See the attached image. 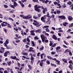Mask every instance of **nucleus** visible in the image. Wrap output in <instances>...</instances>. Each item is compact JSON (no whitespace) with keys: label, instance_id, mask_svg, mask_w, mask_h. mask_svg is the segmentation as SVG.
<instances>
[{"label":"nucleus","instance_id":"f257e3e1","mask_svg":"<svg viewBox=\"0 0 73 73\" xmlns=\"http://www.w3.org/2000/svg\"><path fill=\"white\" fill-rule=\"evenodd\" d=\"M33 23V24L35 25V26L37 28H38V27H40V26H41V25H42V24H39V23L38 22L36 23Z\"/></svg>","mask_w":73,"mask_h":73},{"label":"nucleus","instance_id":"f03ea898","mask_svg":"<svg viewBox=\"0 0 73 73\" xmlns=\"http://www.w3.org/2000/svg\"><path fill=\"white\" fill-rule=\"evenodd\" d=\"M42 40V42H44L45 41V36L44 35H41L40 36Z\"/></svg>","mask_w":73,"mask_h":73},{"label":"nucleus","instance_id":"7ed1b4c3","mask_svg":"<svg viewBox=\"0 0 73 73\" xmlns=\"http://www.w3.org/2000/svg\"><path fill=\"white\" fill-rule=\"evenodd\" d=\"M48 59L49 60H54V61H56L57 59L56 58H54L53 59V58H52L51 56H47Z\"/></svg>","mask_w":73,"mask_h":73},{"label":"nucleus","instance_id":"20e7f679","mask_svg":"<svg viewBox=\"0 0 73 73\" xmlns=\"http://www.w3.org/2000/svg\"><path fill=\"white\" fill-rule=\"evenodd\" d=\"M29 55L31 56V58H30L31 60L32 61H34L35 60V58L33 57V55L31 53H29Z\"/></svg>","mask_w":73,"mask_h":73},{"label":"nucleus","instance_id":"39448f33","mask_svg":"<svg viewBox=\"0 0 73 73\" xmlns=\"http://www.w3.org/2000/svg\"><path fill=\"white\" fill-rule=\"evenodd\" d=\"M58 17L59 19H62H62H64V20H65V19H66L64 15H61V16H59Z\"/></svg>","mask_w":73,"mask_h":73},{"label":"nucleus","instance_id":"423d86ee","mask_svg":"<svg viewBox=\"0 0 73 73\" xmlns=\"http://www.w3.org/2000/svg\"><path fill=\"white\" fill-rule=\"evenodd\" d=\"M3 23H5V24H6V25H7V27H8V28H12V27L11 26V25H10V24L9 23H8L7 22H3Z\"/></svg>","mask_w":73,"mask_h":73},{"label":"nucleus","instance_id":"0eeeda50","mask_svg":"<svg viewBox=\"0 0 73 73\" xmlns=\"http://www.w3.org/2000/svg\"><path fill=\"white\" fill-rule=\"evenodd\" d=\"M14 30H15V31H18V29H19V30H22V29H21V28L20 27H18V29L17 28V27H16L15 28H14Z\"/></svg>","mask_w":73,"mask_h":73},{"label":"nucleus","instance_id":"6e6552de","mask_svg":"<svg viewBox=\"0 0 73 73\" xmlns=\"http://www.w3.org/2000/svg\"><path fill=\"white\" fill-rule=\"evenodd\" d=\"M9 53H10V52L8 51L5 52L4 54V57H7V54H9Z\"/></svg>","mask_w":73,"mask_h":73},{"label":"nucleus","instance_id":"1a4fd4ad","mask_svg":"<svg viewBox=\"0 0 73 73\" xmlns=\"http://www.w3.org/2000/svg\"><path fill=\"white\" fill-rule=\"evenodd\" d=\"M32 49H34V48L33 47H30V49L29 50V52H32L33 53H34L35 52V50Z\"/></svg>","mask_w":73,"mask_h":73},{"label":"nucleus","instance_id":"9d476101","mask_svg":"<svg viewBox=\"0 0 73 73\" xmlns=\"http://www.w3.org/2000/svg\"><path fill=\"white\" fill-rule=\"evenodd\" d=\"M41 8V6L40 5H39L37 7V12H38V13H40L41 11L40 9H39V8Z\"/></svg>","mask_w":73,"mask_h":73},{"label":"nucleus","instance_id":"9b49d317","mask_svg":"<svg viewBox=\"0 0 73 73\" xmlns=\"http://www.w3.org/2000/svg\"><path fill=\"white\" fill-rule=\"evenodd\" d=\"M68 68L70 69L71 70H72L73 69V66L72 65V64H70L68 66Z\"/></svg>","mask_w":73,"mask_h":73},{"label":"nucleus","instance_id":"f8f14e48","mask_svg":"<svg viewBox=\"0 0 73 73\" xmlns=\"http://www.w3.org/2000/svg\"><path fill=\"white\" fill-rule=\"evenodd\" d=\"M62 60L64 62V63L68 64V61H67L66 59L63 58L62 59Z\"/></svg>","mask_w":73,"mask_h":73},{"label":"nucleus","instance_id":"ddd939ff","mask_svg":"<svg viewBox=\"0 0 73 73\" xmlns=\"http://www.w3.org/2000/svg\"><path fill=\"white\" fill-rule=\"evenodd\" d=\"M46 12H47V9L46 8H44L42 11V12L43 14H45Z\"/></svg>","mask_w":73,"mask_h":73},{"label":"nucleus","instance_id":"4468645a","mask_svg":"<svg viewBox=\"0 0 73 73\" xmlns=\"http://www.w3.org/2000/svg\"><path fill=\"white\" fill-rule=\"evenodd\" d=\"M68 19L69 21H72L73 20V17L70 16H68Z\"/></svg>","mask_w":73,"mask_h":73},{"label":"nucleus","instance_id":"2eb2a0df","mask_svg":"<svg viewBox=\"0 0 73 73\" xmlns=\"http://www.w3.org/2000/svg\"><path fill=\"white\" fill-rule=\"evenodd\" d=\"M52 38L55 40H57V36H56V35H53L52 36Z\"/></svg>","mask_w":73,"mask_h":73},{"label":"nucleus","instance_id":"dca6fc26","mask_svg":"<svg viewBox=\"0 0 73 73\" xmlns=\"http://www.w3.org/2000/svg\"><path fill=\"white\" fill-rule=\"evenodd\" d=\"M41 20L43 22V23H45L46 22V21L45 20V19L43 17H42L41 18Z\"/></svg>","mask_w":73,"mask_h":73},{"label":"nucleus","instance_id":"f3484780","mask_svg":"<svg viewBox=\"0 0 73 73\" xmlns=\"http://www.w3.org/2000/svg\"><path fill=\"white\" fill-rule=\"evenodd\" d=\"M50 19L49 18H47V21H46V23L47 24H48V23H49V24H50Z\"/></svg>","mask_w":73,"mask_h":73},{"label":"nucleus","instance_id":"a211bd4d","mask_svg":"<svg viewBox=\"0 0 73 73\" xmlns=\"http://www.w3.org/2000/svg\"><path fill=\"white\" fill-rule=\"evenodd\" d=\"M38 6V5H36L35 6H34V8H35V9L34 10H35V11H36L37 12V7Z\"/></svg>","mask_w":73,"mask_h":73},{"label":"nucleus","instance_id":"6ab92c4d","mask_svg":"<svg viewBox=\"0 0 73 73\" xmlns=\"http://www.w3.org/2000/svg\"><path fill=\"white\" fill-rule=\"evenodd\" d=\"M7 65L8 66H11V64H12V62H11L10 61L9 62H7Z\"/></svg>","mask_w":73,"mask_h":73},{"label":"nucleus","instance_id":"aec40b11","mask_svg":"<svg viewBox=\"0 0 73 73\" xmlns=\"http://www.w3.org/2000/svg\"><path fill=\"white\" fill-rule=\"evenodd\" d=\"M5 24V23H3V22L1 23V25L2 27L7 26V24Z\"/></svg>","mask_w":73,"mask_h":73},{"label":"nucleus","instance_id":"412c9836","mask_svg":"<svg viewBox=\"0 0 73 73\" xmlns=\"http://www.w3.org/2000/svg\"><path fill=\"white\" fill-rule=\"evenodd\" d=\"M13 3V5L14 7H16V6H18V4H17V3H16V1H14Z\"/></svg>","mask_w":73,"mask_h":73},{"label":"nucleus","instance_id":"4be33fe9","mask_svg":"<svg viewBox=\"0 0 73 73\" xmlns=\"http://www.w3.org/2000/svg\"><path fill=\"white\" fill-rule=\"evenodd\" d=\"M23 19H26V20H28V16H25L23 17Z\"/></svg>","mask_w":73,"mask_h":73},{"label":"nucleus","instance_id":"5701e85b","mask_svg":"<svg viewBox=\"0 0 73 73\" xmlns=\"http://www.w3.org/2000/svg\"><path fill=\"white\" fill-rule=\"evenodd\" d=\"M27 66L30 70H32V66L31 65L28 64L27 65Z\"/></svg>","mask_w":73,"mask_h":73},{"label":"nucleus","instance_id":"b1692460","mask_svg":"<svg viewBox=\"0 0 73 73\" xmlns=\"http://www.w3.org/2000/svg\"><path fill=\"white\" fill-rule=\"evenodd\" d=\"M68 23L66 22L63 23V25L64 26V27H66V25H68Z\"/></svg>","mask_w":73,"mask_h":73},{"label":"nucleus","instance_id":"393cba45","mask_svg":"<svg viewBox=\"0 0 73 73\" xmlns=\"http://www.w3.org/2000/svg\"><path fill=\"white\" fill-rule=\"evenodd\" d=\"M44 46H42L41 48H39V50L40 51H41V50H44Z\"/></svg>","mask_w":73,"mask_h":73},{"label":"nucleus","instance_id":"a878e982","mask_svg":"<svg viewBox=\"0 0 73 73\" xmlns=\"http://www.w3.org/2000/svg\"><path fill=\"white\" fill-rule=\"evenodd\" d=\"M70 51V50H69V49H67L66 50H65V51L64 53H68V52H69Z\"/></svg>","mask_w":73,"mask_h":73},{"label":"nucleus","instance_id":"bb28decb","mask_svg":"<svg viewBox=\"0 0 73 73\" xmlns=\"http://www.w3.org/2000/svg\"><path fill=\"white\" fill-rule=\"evenodd\" d=\"M55 49L56 50H59V49H61V47L60 46H58L56 47V48Z\"/></svg>","mask_w":73,"mask_h":73},{"label":"nucleus","instance_id":"cd10ccee","mask_svg":"<svg viewBox=\"0 0 73 73\" xmlns=\"http://www.w3.org/2000/svg\"><path fill=\"white\" fill-rule=\"evenodd\" d=\"M56 62H57V64L58 65H60V61H59L58 60H56Z\"/></svg>","mask_w":73,"mask_h":73},{"label":"nucleus","instance_id":"c85d7f7f","mask_svg":"<svg viewBox=\"0 0 73 73\" xmlns=\"http://www.w3.org/2000/svg\"><path fill=\"white\" fill-rule=\"evenodd\" d=\"M56 13L57 14H60L61 13V11L60 10H56Z\"/></svg>","mask_w":73,"mask_h":73},{"label":"nucleus","instance_id":"c756f323","mask_svg":"<svg viewBox=\"0 0 73 73\" xmlns=\"http://www.w3.org/2000/svg\"><path fill=\"white\" fill-rule=\"evenodd\" d=\"M27 39L26 38H24L23 40H22L23 42H27Z\"/></svg>","mask_w":73,"mask_h":73},{"label":"nucleus","instance_id":"7c9ffc66","mask_svg":"<svg viewBox=\"0 0 73 73\" xmlns=\"http://www.w3.org/2000/svg\"><path fill=\"white\" fill-rule=\"evenodd\" d=\"M50 65H51V66H54V67H56V66H57L56 65L54 64H52L51 63Z\"/></svg>","mask_w":73,"mask_h":73},{"label":"nucleus","instance_id":"2f4dec72","mask_svg":"<svg viewBox=\"0 0 73 73\" xmlns=\"http://www.w3.org/2000/svg\"><path fill=\"white\" fill-rule=\"evenodd\" d=\"M23 58H26L27 60H29L30 59V58H27L26 56H22Z\"/></svg>","mask_w":73,"mask_h":73},{"label":"nucleus","instance_id":"473e14b6","mask_svg":"<svg viewBox=\"0 0 73 73\" xmlns=\"http://www.w3.org/2000/svg\"><path fill=\"white\" fill-rule=\"evenodd\" d=\"M56 53V52L55 51H54V52L52 51L51 52V54L52 55H54Z\"/></svg>","mask_w":73,"mask_h":73},{"label":"nucleus","instance_id":"72a5a7b5","mask_svg":"<svg viewBox=\"0 0 73 73\" xmlns=\"http://www.w3.org/2000/svg\"><path fill=\"white\" fill-rule=\"evenodd\" d=\"M46 31L47 32H50V31L48 28H47L45 29Z\"/></svg>","mask_w":73,"mask_h":73},{"label":"nucleus","instance_id":"f704fd0d","mask_svg":"<svg viewBox=\"0 0 73 73\" xmlns=\"http://www.w3.org/2000/svg\"><path fill=\"white\" fill-rule=\"evenodd\" d=\"M40 29H38L37 30L35 31V32L36 33H40Z\"/></svg>","mask_w":73,"mask_h":73},{"label":"nucleus","instance_id":"c9c22d12","mask_svg":"<svg viewBox=\"0 0 73 73\" xmlns=\"http://www.w3.org/2000/svg\"><path fill=\"white\" fill-rule=\"evenodd\" d=\"M16 58V56H14V57L13 56L11 57V58H12V59H13V60H15Z\"/></svg>","mask_w":73,"mask_h":73},{"label":"nucleus","instance_id":"e433bc0d","mask_svg":"<svg viewBox=\"0 0 73 73\" xmlns=\"http://www.w3.org/2000/svg\"><path fill=\"white\" fill-rule=\"evenodd\" d=\"M33 1L34 3H39V2H38V0H33Z\"/></svg>","mask_w":73,"mask_h":73},{"label":"nucleus","instance_id":"4c0bfd02","mask_svg":"<svg viewBox=\"0 0 73 73\" xmlns=\"http://www.w3.org/2000/svg\"><path fill=\"white\" fill-rule=\"evenodd\" d=\"M49 27L48 26L46 25L44 26V27H43V28L44 29V28H49Z\"/></svg>","mask_w":73,"mask_h":73},{"label":"nucleus","instance_id":"58836bf2","mask_svg":"<svg viewBox=\"0 0 73 73\" xmlns=\"http://www.w3.org/2000/svg\"><path fill=\"white\" fill-rule=\"evenodd\" d=\"M9 40L6 39V41H5V43L7 44H8L9 43Z\"/></svg>","mask_w":73,"mask_h":73},{"label":"nucleus","instance_id":"ea45409f","mask_svg":"<svg viewBox=\"0 0 73 73\" xmlns=\"http://www.w3.org/2000/svg\"><path fill=\"white\" fill-rule=\"evenodd\" d=\"M67 4H68V5H71L72 4V2L70 1L69 2H67Z\"/></svg>","mask_w":73,"mask_h":73},{"label":"nucleus","instance_id":"a19ab883","mask_svg":"<svg viewBox=\"0 0 73 73\" xmlns=\"http://www.w3.org/2000/svg\"><path fill=\"white\" fill-rule=\"evenodd\" d=\"M1 50H3L2 51V52H3V53H4V50H5V49L2 47H1Z\"/></svg>","mask_w":73,"mask_h":73},{"label":"nucleus","instance_id":"79ce46f5","mask_svg":"<svg viewBox=\"0 0 73 73\" xmlns=\"http://www.w3.org/2000/svg\"><path fill=\"white\" fill-rule=\"evenodd\" d=\"M73 26V23H71L70 25L69 26V28H71V27H72Z\"/></svg>","mask_w":73,"mask_h":73},{"label":"nucleus","instance_id":"37998d69","mask_svg":"<svg viewBox=\"0 0 73 73\" xmlns=\"http://www.w3.org/2000/svg\"><path fill=\"white\" fill-rule=\"evenodd\" d=\"M57 45V43H54V44H53V45L52 46H51V47H54V46H56V45Z\"/></svg>","mask_w":73,"mask_h":73},{"label":"nucleus","instance_id":"c03bdc74","mask_svg":"<svg viewBox=\"0 0 73 73\" xmlns=\"http://www.w3.org/2000/svg\"><path fill=\"white\" fill-rule=\"evenodd\" d=\"M17 66H18V67H21V64H20L18 62V63H17Z\"/></svg>","mask_w":73,"mask_h":73},{"label":"nucleus","instance_id":"a18cd8bd","mask_svg":"<svg viewBox=\"0 0 73 73\" xmlns=\"http://www.w3.org/2000/svg\"><path fill=\"white\" fill-rule=\"evenodd\" d=\"M27 42H31V41H30V39H29V38L28 37L27 38Z\"/></svg>","mask_w":73,"mask_h":73},{"label":"nucleus","instance_id":"49530a36","mask_svg":"<svg viewBox=\"0 0 73 73\" xmlns=\"http://www.w3.org/2000/svg\"><path fill=\"white\" fill-rule=\"evenodd\" d=\"M46 63L48 65H49V64H50V61L48 60H47L46 61Z\"/></svg>","mask_w":73,"mask_h":73},{"label":"nucleus","instance_id":"de8ad7c7","mask_svg":"<svg viewBox=\"0 0 73 73\" xmlns=\"http://www.w3.org/2000/svg\"><path fill=\"white\" fill-rule=\"evenodd\" d=\"M46 61V59H44L43 60H42L41 61V62H42V63L43 64V61Z\"/></svg>","mask_w":73,"mask_h":73},{"label":"nucleus","instance_id":"09e8293b","mask_svg":"<svg viewBox=\"0 0 73 73\" xmlns=\"http://www.w3.org/2000/svg\"><path fill=\"white\" fill-rule=\"evenodd\" d=\"M23 55L26 56V55H28V53H27L25 52L23 53Z\"/></svg>","mask_w":73,"mask_h":73},{"label":"nucleus","instance_id":"8fccbe9b","mask_svg":"<svg viewBox=\"0 0 73 73\" xmlns=\"http://www.w3.org/2000/svg\"><path fill=\"white\" fill-rule=\"evenodd\" d=\"M8 19H9V20H11L12 21H13V19L11 17H9Z\"/></svg>","mask_w":73,"mask_h":73},{"label":"nucleus","instance_id":"3c124183","mask_svg":"<svg viewBox=\"0 0 73 73\" xmlns=\"http://www.w3.org/2000/svg\"><path fill=\"white\" fill-rule=\"evenodd\" d=\"M69 53L70 56H72V52H71V51L70 50Z\"/></svg>","mask_w":73,"mask_h":73},{"label":"nucleus","instance_id":"603ef678","mask_svg":"<svg viewBox=\"0 0 73 73\" xmlns=\"http://www.w3.org/2000/svg\"><path fill=\"white\" fill-rule=\"evenodd\" d=\"M21 5L22 7H25V5H24L23 3H22L21 4Z\"/></svg>","mask_w":73,"mask_h":73},{"label":"nucleus","instance_id":"864d4df0","mask_svg":"<svg viewBox=\"0 0 73 73\" xmlns=\"http://www.w3.org/2000/svg\"><path fill=\"white\" fill-rule=\"evenodd\" d=\"M33 18H34V19H38V17H35V16L34 15L33 17Z\"/></svg>","mask_w":73,"mask_h":73},{"label":"nucleus","instance_id":"5fc2aeb1","mask_svg":"<svg viewBox=\"0 0 73 73\" xmlns=\"http://www.w3.org/2000/svg\"><path fill=\"white\" fill-rule=\"evenodd\" d=\"M32 42V44H33V46H35V43H34V42L33 41Z\"/></svg>","mask_w":73,"mask_h":73},{"label":"nucleus","instance_id":"6e6d98bb","mask_svg":"<svg viewBox=\"0 0 73 73\" xmlns=\"http://www.w3.org/2000/svg\"><path fill=\"white\" fill-rule=\"evenodd\" d=\"M4 8H7L8 7V6L7 5H4Z\"/></svg>","mask_w":73,"mask_h":73},{"label":"nucleus","instance_id":"4d7b16f0","mask_svg":"<svg viewBox=\"0 0 73 73\" xmlns=\"http://www.w3.org/2000/svg\"><path fill=\"white\" fill-rule=\"evenodd\" d=\"M40 54H41V52H38L37 54V56H38V57L40 56Z\"/></svg>","mask_w":73,"mask_h":73},{"label":"nucleus","instance_id":"13d9d810","mask_svg":"<svg viewBox=\"0 0 73 73\" xmlns=\"http://www.w3.org/2000/svg\"><path fill=\"white\" fill-rule=\"evenodd\" d=\"M39 65H40V66H41V67H42V62H40V63L39 64Z\"/></svg>","mask_w":73,"mask_h":73},{"label":"nucleus","instance_id":"bf43d9fd","mask_svg":"<svg viewBox=\"0 0 73 73\" xmlns=\"http://www.w3.org/2000/svg\"><path fill=\"white\" fill-rule=\"evenodd\" d=\"M34 38L35 39H36V40H38V39H39L38 37H37V36H36Z\"/></svg>","mask_w":73,"mask_h":73},{"label":"nucleus","instance_id":"052dcab7","mask_svg":"<svg viewBox=\"0 0 73 73\" xmlns=\"http://www.w3.org/2000/svg\"><path fill=\"white\" fill-rule=\"evenodd\" d=\"M3 29H4V32H5V33H7V30L5 29L4 28H3Z\"/></svg>","mask_w":73,"mask_h":73},{"label":"nucleus","instance_id":"680f3d73","mask_svg":"<svg viewBox=\"0 0 73 73\" xmlns=\"http://www.w3.org/2000/svg\"><path fill=\"white\" fill-rule=\"evenodd\" d=\"M11 8H13V9H15V7L13 5H11Z\"/></svg>","mask_w":73,"mask_h":73},{"label":"nucleus","instance_id":"e2e57ef3","mask_svg":"<svg viewBox=\"0 0 73 73\" xmlns=\"http://www.w3.org/2000/svg\"><path fill=\"white\" fill-rule=\"evenodd\" d=\"M48 2H49V1L46 0L45 1V3L46 4H47V3H48Z\"/></svg>","mask_w":73,"mask_h":73},{"label":"nucleus","instance_id":"0e129e2a","mask_svg":"<svg viewBox=\"0 0 73 73\" xmlns=\"http://www.w3.org/2000/svg\"><path fill=\"white\" fill-rule=\"evenodd\" d=\"M73 62H72V60H70V61H69L68 62V63H69V64H72V63Z\"/></svg>","mask_w":73,"mask_h":73},{"label":"nucleus","instance_id":"69168bd1","mask_svg":"<svg viewBox=\"0 0 73 73\" xmlns=\"http://www.w3.org/2000/svg\"><path fill=\"white\" fill-rule=\"evenodd\" d=\"M70 32H71V29H68V30L67 31V33H69Z\"/></svg>","mask_w":73,"mask_h":73},{"label":"nucleus","instance_id":"338daca9","mask_svg":"<svg viewBox=\"0 0 73 73\" xmlns=\"http://www.w3.org/2000/svg\"><path fill=\"white\" fill-rule=\"evenodd\" d=\"M16 42H17V43H18L20 42V40H16L15 41Z\"/></svg>","mask_w":73,"mask_h":73},{"label":"nucleus","instance_id":"774afa93","mask_svg":"<svg viewBox=\"0 0 73 73\" xmlns=\"http://www.w3.org/2000/svg\"><path fill=\"white\" fill-rule=\"evenodd\" d=\"M4 73H8V72L7 70H5L4 72Z\"/></svg>","mask_w":73,"mask_h":73}]
</instances>
